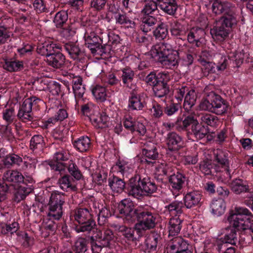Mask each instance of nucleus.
<instances>
[{"mask_svg":"<svg viewBox=\"0 0 253 253\" xmlns=\"http://www.w3.org/2000/svg\"><path fill=\"white\" fill-rule=\"evenodd\" d=\"M228 220L238 230H249L253 233V215L247 209L236 207L231 211Z\"/></svg>","mask_w":253,"mask_h":253,"instance_id":"1","label":"nucleus"},{"mask_svg":"<svg viewBox=\"0 0 253 253\" xmlns=\"http://www.w3.org/2000/svg\"><path fill=\"white\" fill-rule=\"evenodd\" d=\"M147 54L167 68L178 64V52L172 48H151Z\"/></svg>","mask_w":253,"mask_h":253,"instance_id":"2","label":"nucleus"},{"mask_svg":"<svg viewBox=\"0 0 253 253\" xmlns=\"http://www.w3.org/2000/svg\"><path fill=\"white\" fill-rule=\"evenodd\" d=\"M237 23L236 18L232 15L222 16L214 23L211 30L212 38L215 40H221L228 36L233 25Z\"/></svg>","mask_w":253,"mask_h":253,"instance_id":"3","label":"nucleus"},{"mask_svg":"<svg viewBox=\"0 0 253 253\" xmlns=\"http://www.w3.org/2000/svg\"><path fill=\"white\" fill-rule=\"evenodd\" d=\"M64 196L61 193L53 192L48 204L47 215L50 220H59L63 214L62 205L65 202Z\"/></svg>","mask_w":253,"mask_h":253,"instance_id":"4","label":"nucleus"},{"mask_svg":"<svg viewBox=\"0 0 253 253\" xmlns=\"http://www.w3.org/2000/svg\"><path fill=\"white\" fill-rule=\"evenodd\" d=\"M75 221L82 225L77 227L78 232L90 231L95 225L91 219V215L87 209H79L75 211L73 214Z\"/></svg>","mask_w":253,"mask_h":253,"instance_id":"5","label":"nucleus"},{"mask_svg":"<svg viewBox=\"0 0 253 253\" xmlns=\"http://www.w3.org/2000/svg\"><path fill=\"white\" fill-rule=\"evenodd\" d=\"M136 218L139 220L135 226V229L138 232L150 229L155 226L156 218L151 212L143 211L141 207L136 215Z\"/></svg>","mask_w":253,"mask_h":253,"instance_id":"6","label":"nucleus"},{"mask_svg":"<svg viewBox=\"0 0 253 253\" xmlns=\"http://www.w3.org/2000/svg\"><path fill=\"white\" fill-rule=\"evenodd\" d=\"M191 246L181 237L173 238L166 248L167 253H192Z\"/></svg>","mask_w":253,"mask_h":253,"instance_id":"7","label":"nucleus"},{"mask_svg":"<svg viewBox=\"0 0 253 253\" xmlns=\"http://www.w3.org/2000/svg\"><path fill=\"white\" fill-rule=\"evenodd\" d=\"M141 207L133 208L132 202L127 199L122 200L118 208V212L121 214V217H125L128 221H132L136 218V215Z\"/></svg>","mask_w":253,"mask_h":253,"instance_id":"8","label":"nucleus"},{"mask_svg":"<svg viewBox=\"0 0 253 253\" xmlns=\"http://www.w3.org/2000/svg\"><path fill=\"white\" fill-rule=\"evenodd\" d=\"M214 154L217 163L214 167L215 170L217 172L225 171L230 177L228 152L221 149H217Z\"/></svg>","mask_w":253,"mask_h":253,"instance_id":"9","label":"nucleus"},{"mask_svg":"<svg viewBox=\"0 0 253 253\" xmlns=\"http://www.w3.org/2000/svg\"><path fill=\"white\" fill-rule=\"evenodd\" d=\"M208 96L212 105L211 112L217 115H221L226 111L227 105L219 95L211 91L208 93Z\"/></svg>","mask_w":253,"mask_h":253,"instance_id":"10","label":"nucleus"},{"mask_svg":"<svg viewBox=\"0 0 253 253\" xmlns=\"http://www.w3.org/2000/svg\"><path fill=\"white\" fill-rule=\"evenodd\" d=\"M147 97L144 93H138L133 90L129 98L128 106L132 110H141L143 109L146 103Z\"/></svg>","mask_w":253,"mask_h":253,"instance_id":"11","label":"nucleus"},{"mask_svg":"<svg viewBox=\"0 0 253 253\" xmlns=\"http://www.w3.org/2000/svg\"><path fill=\"white\" fill-rule=\"evenodd\" d=\"M95 237L104 247L113 248L115 246L116 238L109 230H105L103 233L100 230L97 231Z\"/></svg>","mask_w":253,"mask_h":253,"instance_id":"12","label":"nucleus"},{"mask_svg":"<svg viewBox=\"0 0 253 253\" xmlns=\"http://www.w3.org/2000/svg\"><path fill=\"white\" fill-rule=\"evenodd\" d=\"M186 177L182 173L177 172L169 177V182L173 193L179 192L183 187Z\"/></svg>","mask_w":253,"mask_h":253,"instance_id":"13","label":"nucleus"},{"mask_svg":"<svg viewBox=\"0 0 253 253\" xmlns=\"http://www.w3.org/2000/svg\"><path fill=\"white\" fill-rule=\"evenodd\" d=\"M76 104L79 107L81 106L82 112L84 115H94V113L97 112L98 110V108L97 106L85 98L78 99Z\"/></svg>","mask_w":253,"mask_h":253,"instance_id":"14","label":"nucleus"},{"mask_svg":"<svg viewBox=\"0 0 253 253\" xmlns=\"http://www.w3.org/2000/svg\"><path fill=\"white\" fill-rule=\"evenodd\" d=\"M201 200V195L198 191L187 193L184 198V205L187 209L198 206Z\"/></svg>","mask_w":253,"mask_h":253,"instance_id":"15","label":"nucleus"},{"mask_svg":"<svg viewBox=\"0 0 253 253\" xmlns=\"http://www.w3.org/2000/svg\"><path fill=\"white\" fill-rule=\"evenodd\" d=\"M167 144L170 150H177L182 146L181 137L175 132H170L168 134Z\"/></svg>","mask_w":253,"mask_h":253,"instance_id":"16","label":"nucleus"},{"mask_svg":"<svg viewBox=\"0 0 253 253\" xmlns=\"http://www.w3.org/2000/svg\"><path fill=\"white\" fill-rule=\"evenodd\" d=\"M160 8L169 15H173L177 8L175 0H157Z\"/></svg>","mask_w":253,"mask_h":253,"instance_id":"17","label":"nucleus"},{"mask_svg":"<svg viewBox=\"0 0 253 253\" xmlns=\"http://www.w3.org/2000/svg\"><path fill=\"white\" fill-rule=\"evenodd\" d=\"M109 114L106 112L100 114L99 116H92L90 120L93 125L96 128H103L108 126L110 120Z\"/></svg>","mask_w":253,"mask_h":253,"instance_id":"18","label":"nucleus"},{"mask_svg":"<svg viewBox=\"0 0 253 253\" xmlns=\"http://www.w3.org/2000/svg\"><path fill=\"white\" fill-rule=\"evenodd\" d=\"M199 117L201 124H206L211 127H217L220 124L218 118L214 115L208 113L197 114Z\"/></svg>","mask_w":253,"mask_h":253,"instance_id":"19","label":"nucleus"},{"mask_svg":"<svg viewBox=\"0 0 253 253\" xmlns=\"http://www.w3.org/2000/svg\"><path fill=\"white\" fill-rule=\"evenodd\" d=\"M129 194L134 197L138 198L143 195L142 186L140 184V178L137 177L131 178L129 183Z\"/></svg>","mask_w":253,"mask_h":253,"instance_id":"20","label":"nucleus"},{"mask_svg":"<svg viewBox=\"0 0 253 253\" xmlns=\"http://www.w3.org/2000/svg\"><path fill=\"white\" fill-rule=\"evenodd\" d=\"M182 221L183 220L180 217H173L169 219L168 225L169 236H175L180 232Z\"/></svg>","mask_w":253,"mask_h":253,"instance_id":"21","label":"nucleus"},{"mask_svg":"<svg viewBox=\"0 0 253 253\" xmlns=\"http://www.w3.org/2000/svg\"><path fill=\"white\" fill-rule=\"evenodd\" d=\"M47 61L53 67L60 68L64 64L65 57L60 52H53L50 53V55L47 56Z\"/></svg>","mask_w":253,"mask_h":253,"instance_id":"22","label":"nucleus"},{"mask_svg":"<svg viewBox=\"0 0 253 253\" xmlns=\"http://www.w3.org/2000/svg\"><path fill=\"white\" fill-rule=\"evenodd\" d=\"M142 155L146 158V160H154L158 156V153L156 150L154 143L147 142L145 144V147L142 149Z\"/></svg>","mask_w":253,"mask_h":253,"instance_id":"23","label":"nucleus"},{"mask_svg":"<svg viewBox=\"0 0 253 253\" xmlns=\"http://www.w3.org/2000/svg\"><path fill=\"white\" fill-rule=\"evenodd\" d=\"M73 89L76 101L78 99L84 98L83 95L85 92L84 85L82 84V79L80 77H76L73 80Z\"/></svg>","mask_w":253,"mask_h":253,"instance_id":"24","label":"nucleus"},{"mask_svg":"<svg viewBox=\"0 0 253 253\" xmlns=\"http://www.w3.org/2000/svg\"><path fill=\"white\" fill-rule=\"evenodd\" d=\"M211 212L213 214L216 216H220L225 211V203L221 198L214 199L211 204Z\"/></svg>","mask_w":253,"mask_h":253,"instance_id":"25","label":"nucleus"},{"mask_svg":"<svg viewBox=\"0 0 253 253\" xmlns=\"http://www.w3.org/2000/svg\"><path fill=\"white\" fill-rule=\"evenodd\" d=\"M183 207V203L177 201L172 202L166 207L170 215L172 217H180L183 212L182 209Z\"/></svg>","mask_w":253,"mask_h":253,"instance_id":"26","label":"nucleus"},{"mask_svg":"<svg viewBox=\"0 0 253 253\" xmlns=\"http://www.w3.org/2000/svg\"><path fill=\"white\" fill-rule=\"evenodd\" d=\"M192 131L197 139H202L209 133L208 129L200 124L198 121L195 122V125L192 126Z\"/></svg>","mask_w":253,"mask_h":253,"instance_id":"27","label":"nucleus"},{"mask_svg":"<svg viewBox=\"0 0 253 253\" xmlns=\"http://www.w3.org/2000/svg\"><path fill=\"white\" fill-rule=\"evenodd\" d=\"M74 146L80 152H85L90 147V139L87 136H83L78 138L74 142Z\"/></svg>","mask_w":253,"mask_h":253,"instance_id":"28","label":"nucleus"},{"mask_svg":"<svg viewBox=\"0 0 253 253\" xmlns=\"http://www.w3.org/2000/svg\"><path fill=\"white\" fill-rule=\"evenodd\" d=\"M3 179L10 182H21L23 181V176L17 170H8L4 173Z\"/></svg>","mask_w":253,"mask_h":253,"instance_id":"29","label":"nucleus"},{"mask_svg":"<svg viewBox=\"0 0 253 253\" xmlns=\"http://www.w3.org/2000/svg\"><path fill=\"white\" fill-rule=\"evenodd\" d=\"M58 183L60 187L63 190L67 191H75L77 189L72 179L67 175L64 176L59 179Z\"/></svg>","mask_w":253,"mask_h":253,"instance_id":"30","label":"nucleus"},{"mask_svg":"<svg viewBox=\"0 0 253 253\" xmlns=\"http://www.w3.org/2000/svg\"><path fill=\"white\" fill-rule=\"evenodd\" d=\"M197 100V94L194 89H191L187 91L184 101V108L185 110H189L196 103Z\"/></svg>","mask_w":253,"mask_h":253,"instance_id":"31","label":"nucleus"},{"mask_svg":"<svg viewBox=\"0 0 253 253\" xmlns=\"http://www.w3.org/2000/svg\"><path fill=\"white\" fill-rule=\"evenodd\" d=\"M91 92L97 101L103 102L106 99V88L102 86L96 85L92 88Z\"/></svg>","mask_w":253,"mask_h":253,"instance_id":"32","label":"nucleus"},{"mask_svg":"<svg viewBox=\"0 0 253 253\" xmlns=\"http://www.w3.org/2000/svg\"><path fill=\"white\" fill-rule=\"evenodd\" d=\"M109 185L112 190L116 193L122 192L125 186V183L123 180L117 177L110 179Z\"/></svg>","mask_w":253,"mask_h":253,"instance_id":"33","label":"nucleus"},{"mask_svg":"<svg viewBox=\"0 0 253 253\" xmlns=\"http://www.w3.org/2000/svg\"><path fill=\"white\" fill-rule=\"evenodd\" d=\"M122 72V78L124 84L130 89L134 90L135 88V85L131 83L134 76L133 72L128 68L124 69Z\"/></svg>","mask_w":253,"mask_h":253,"instance_id":"34","label":"nucleus"},{"mask_svg":"<svg viewBox=\"0 0 253 253\" xmlns=\"http://www.w3.org/2000/svg\"><path fill=\"white\" fill-rule=\"evenodd\" d=\"M140 184L142 186L143 195L146 193H152L155 192L157 189L155 184L151 181L149 177H145L140 179Z\"/></svg>","mask_w":253,"mask_h":253,"instance_id":"35","label":"nucleus"},{"mask_svg":"<svg viewBox=\"0 0 253 253\" xmlns=\"http://www.w3.org/2000/svg\"><path fill=\"white\" fill-rule=\"evenodd\" d=\"M205 32L202 28L192 29L187 35V40L190 43H194L195 41L199 39L204 41L202 37L204 35Z\"/></svg>","mask_w":253,"mask_h":253,"instance_id":"36","label":"nucleus"},{"mask_svg":"<svg viewBox=\"0 0 253 253\" xmlns=\"http://www.w3.org/2000/svg\"><path fill=\"white\" fill-rule=\"evenodd\" d=\"M114 168L123 175L127 174L132 170L131 165L125 161H120L117 163Z\"/></svg>","mask_w":253,"mask_h":253,"instance_id":"37","label":"nucleus"},{"mask_svg":"<svg viewBox=\"0 0 253 253\" xmlns=\"http://www.w3.org/2000/svg\"><path fill=\"white\" fill-rule=\"evenodd\" d=\"M159 236L155 234L149 235L145 240V245L149 252L156 250L158 242Z\"/></svg>","mask_w":253,"mask_h":253,"instance_id":"38","label":"nucleus"},{"mask_svg":"<svg viewBox=\"0 0 253 253\" xmlns=\"http://www.w3.org/2000/svg\"><path fill=\"white\" fill-rule=\"evenodd\" d=\"M19 228L18 223L12 222L11 223H1L0 225V232L3 234H13L15 233Z\"/></svg>","mask_w":253,"mask_h":253,"instance_id":"39","label":"nucleus"},{"mask_svg":"<svg viewBox=\"0 0 253 253\" xmlns=\"http://www.w3.org/2000/svg\"><path fill=\"white\" fill-rule=\"evenodd\" d=\"M194 116L189 115L186 117L183 120L181 119H178L176 121V125L180 128L183 129L187 127L190 125H195V122L198 121L195 118V116L197 115L194 113Z\"/></svg>","mask_w":253,"mask_h":253,"instance_id":"40","label":"nucleus"},{"mask_svg":"<svg viewBox=\"0 0 253 253\" xmlns=\"http://www.w3.org/2000/svg\"><path fill=\"white\" fill-rule=\"evenodd\" d=\"M68 18L67 12L65 10H61L58 12L53 20L56 27H61L67 21Z\"/></svg>","mask_w":253,"mask_h":253,"instance_id":"41","label":"nucleus"},{"mask_svg":"<svg viewBox=\"0 0 253 253\" xmlns=\"http://www.w3.org/2000/svg\"><path fill=\"white\" fill-rule=\"evenodd\" d=\"M71 57L74 60H81L85 57L84 48H65Z\"/></svg>","mask_w":253,"mask_h":253,"instance_id":"42","label":"nucleus"},{"mask_svg":"<svg viewBox=\"0 0 253 253\" xmlns=\"http://www.w3.org/2000/svg\"><path fill=\"white\" fill-rule=\"evenodd\" d=\"M3 161L4 166L9 168L13 164L19 165L22 162V159L19 156L12 154L7 155Z\"/></svg>","mask_w":253,"mask_h":253,"instance_id":"43","label":"nucleus"},{"mask_svg":"<svg viewBox=\"0 0 253 253\" xmlns=\"http://www.w3.org/2000/svg\"><path fill=\"white\" fill-rule=\"evenodd\" d=\"M3 67L10 72L17 71L23 68V64L19 61H5Z\"/></svg>","mask_w":253,"mask_h":253,"instance_id":"44","label":"nucleus"},{"mask_svg":"<svg viewBox=\"0 0 253 253\" xmlns=\"http://www.w3.org/2000/svg\"><path fill=\"white\" fill-rule=\"evenodd\" d=\"M153 91L156 96L162 97L167 94L169 91L167 84L158 83L153 87Z\"/></svg>","mask_w":253,"mask_h":253,"instance_id":"45","label":"nucleus"},{"mask_svg":"<svg viewBox=\"0 0 253 253\" xmlns=\"http://www.w3.org/2000/svg\"><path fill=\"white\" fill-rule=\"evenodd\" d=\"M115 19L117 23L121 25H126L127 27L134 28L135 23L134 21L129 19L126 14L118 13L115 16Z\"/></svg>","mask_w":253,"mask_h":253,"instance_id":"46","label":"nucleus"},{"mask_svg":"<svg viewBox=\"0 0 253 253\" xmlns=\"http://www.w3.org/2000/svg\"><path fill=\"white\" fill-rule=\"evenodd\" d=\"M232 190L237 194H239L247 190L245 182L241 179H236L231 183Z\"/></svg>","mask_w":253,"mask_h":253,"instance_id":"47","label":"nucleus"},{"mask_svg":"<svg viewBox=\"0 0 253 253\" xmlns=\"http://www.w3.org/2000/svg\"><path fill=\"white\" fill-rule=\"evenodd\" d=\"M115 229L122 233L123 235L128 240H133L134 239V230L133 229L127 228L124 225H116Z\"/></svg>","mask_w":253,"mask_h":253,"instance_id":"48","label":"nucleus"},{"mask_svg":"<svg viewBox=\"0 0 253 253\" xmlns=\"http://www.w3.org/2000/svg\"><path fill=\"white\" fill-rule=\"evenodd\" d=\"M148 2L145 4L141 12L145 15H149L153 14L158 10V2L152 1H147Z\"/></svg>","mask_w":253,"mask_h":253,"instance_id":"49","label":"nucleus"},{"mask_svg":"<svg viewBox=\"0 0 253 253\" xmlns=\"http://www.w3.org/2000/svg\"><path fill=\"white\" fill-rule=\"evenodd\" d=\"M188 90V88L185 85H176L174 86L173 92L178 102H181L182 100L184 94Z\"/></svg>","mask_w":253,"mask_h":253,"instance_id":"50","label":"nucleus"},{"mask_svg":"<svg viewBox=\"0 0 253 253\" xmlns=\"http://www.w3.org/2000/svg\"><path fill=\"white\" fill-rule=\"evenodd\" d=\"M221 3L223 10L222 13H224L223 16L232 15L234 18H236L234 12L235 5L227 1H223Z\"/></svg>","mask_w":253,"mask_h":253,"instance_id":"51","label":"nucleus"},{"mask_svg":"<svg viewBox=\"0 0 253 253\" xmlns=\"http://www.w3.org/2000/svg\"><path fill=\"white\" fill-rule=\"evenodd\" d=\"M86 240L83 238H78L75 243L76 253H84L87 250Z\"/></svg>","mask_w":253,"mask_h":253,"instance_id":"52","label":"nucleus"},{"mask_svg":"<svg viewBox=\"0 0 253 253\" xmlns=\"http://www.w3.org/2000/svg\"><path fill=\"white\" fill-rule=\"evenodd\" d=\"M153 33L156 38L164 39L168 34L167 26L164 23H161L153 31Z\"/></svg>","mask_w":253,"mask_h":253,"instance_id":"53","label":"nucleus"},{"mask_svg":"<svg viewBox=\"0 0 253 253\" xmlns=\"http://www.w3.org/2000/svg\"><path fill=\"white\" fill-rule=\"evenodd\" d=\"M69 159V153L63 148L59 149L54 154L53 160L58 163L65 161Z\"/></svg>","mask_w":253,"mask_h":253,"instance_id":"54","label":"nucleus"},{"mask_svg":"<svg viewBox=\"0 0 253 253\" xmlns=\"http://www.w3.org/2000/svg\"><path fill=\"white\" fill-rule=\"evenodd\" d=\"M43 140L40 135H35L31 139L30 147L32 149H41L42 147Z\"/></svg>","mask_w":253,"mask_h":253,"instance_id":"55","label":"nucleus"},{"mask_svg":"<svg viewBox=\"0 0 253 253\" xmlns=\"http://www.w3.org/2000/svg\"><path fill=\"white\" fill-rule=\"evenodd\" d=\"M169 170V168L167 163H158L155 165V173L158 175H164L167 174Z\"/></svg>","mask_w":253,"mask_h":253,"instance_id":"56","label":"nucleus"},{"mask_svg":"<svg viewBox=\"0 0 253 253\" xmlns=\"http://www.w3.org/2000/svg\"><path fill=\"white\" fill-rule=\"evenodd\" d=\"M3 119L8 124H11L15 118V113L13 108L6 109L3 111Z\"/></svg>","mask_w":253,"mask_h":253,"instance_id":"57","label":"nucleus"},{"mask_svg":"<svg viewBox=\"0 0 253 253\" xmlns=\"http://www.w3.org/2000/svg\"><path fill=\"white\" fill-rule=\"evenodd\" d=\"M237 241L236 234L234 230H231L230 232L225 234L223 240V244H230L231 245H235Z\"/></svg>","mask_w":253,"mask_h":253,"instance_id":"58","label":"nucleus"},{"mask_svg":"<svg viewBox=\"0 0 253 253\" xmlns=\"http://www.w3.org/2000/svg\"><path fill=\"white\" fill-rule=\"evenodd\" d=\"M198 108L200 110L208 111L211 112V102L209 98L208 94L207 95L206 98L203 99L200 103Z\"/></svg>","mask_w":253,"mask_h":253,"instance_id":"59","label":"nucleus"},{"mask_svg":"<svg viewBox=\"0 0 253 253\" xmlns=\"http://www.w3.org/2000/svg\"><path fill=\"white\" fill-rule=\"evenodd\" d=\"M131 132H136L140 135H144L146 132V128L145 125L140 121H136L133 126Z\"/></svg>","mask_w":253,"mask_h":253,"instance_id":"60","label":"nucleus"},{"mask_svg":"<svg viewBox=\"0 0 253 253\" xmlns=\"http://www.w3.org/2000/svg\"><path fill=\"white\" fill-rule=\"evenodd\" d=\"M10 33L4 26H0V44H2L9 40Z\"/></svg>","mask_w":253,"mask_h":253,"instance_id":"61","label":"nucleus"},{"mask_svg":"<svg viewBox=\"0 0 253 253\" xmlns=\"http://www.w3.org/2000/svg\"><path fill=\"white\" fill-rule=\"evenodd\" d=\"M211 165L210 161H204L200 164V169L205 174H210L211 173Z\"/></svg>","mask_w":253,"mask_h":253,"instance_id":"62","label":"nucleus"},{"mask_svg":"<svg viewBox=\"0 0 253 253\" xmlns=\"http://www.w3.org/2000/svg\"><path fill=\"white\" fill-rule=\"evenodd\" d=\"M55 109V114L54 116L56 122L62 121L68 117V114L65 109L56 107Z\"/></svg>","mask_w":253,"mask_h":253,"instance_id":"63","label":"nucleus"},{"mask_svg":"<svg viewBox=\"0 0 253 253\" xmlns=\"http://www.w3.org/2000/svg\"><path fill=\"white\" fill-rule=\"evenodd\" d=\"M76 34V31L72 26H68L66 28H63L60 31V34L62 37L70 39Z\"/></svg>","mask_w":253,"mask_h":253,"instance_id":"64","label":"nucleus"}]
</instances>
